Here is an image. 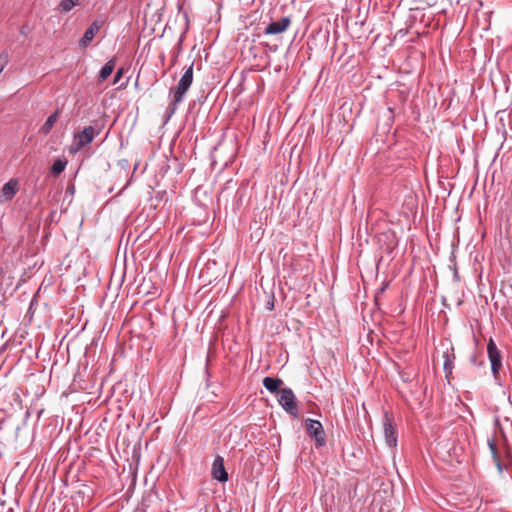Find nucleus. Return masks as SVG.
I'll list each match as a JSON object with an SVG mask.
<instances>
[{"instance_id": "nucleus-1", "label": "nucleus", "mask_w": 512, "mask_h": 512, "mask_svg": "<svg viewBox=\"0 0 512 512\" xmlns=\"http://www.w3.org/2000/svg\"><path fill=\"white\" fill-rule=\"evenodd\" d=\"M99 134V131L96 130L93 126H87L80 132L74 134L73 143L69 147V152L71 154H76L82 148L90 144L94 137Z\"/></svg>"}, {"instance_id": "nucleus-2", "label": "nucleus", "mask_w": 512, "mask_h": 512, "mask_svg": "<svg viewBox=\"0 0 512 512\" xmlns=\"http://www.w3.org/2000/svg\"><path fill=\"white\" fill-rule=\"evenodd\" d=\"M193 82V63L186 68L177 86L170 89V94H175V101L182 102L184 96Z\"/></svg>"}, {"instance_id": "nucleus-3", "label": "nucleus", "mask_w": 512, "mask_h": 512, "mask_svg": "<svg viewBox=\"0 0 512 512\" xmlns=\"http://www.w3.org/2000/svg\"><path fill=\"white\" fill-rule=\"evenodd\" d=\"M278 402L281 407L290 415L298 417L296 397L290 388H281L278 393Z\"/></svg>"}, {"instance_id": "nucleus-4", "label": "nucleus", "mask_w": 512, "mask_h": 512, "mask_svg": "<svg viewBox=\"0 0 512 512\" xmlns=\"http://www.w3.org/2000/svg\"><path fill=\"white\" fill-rule=\"evenodd\" d=\"M305 427L310 437L315 439L316 447H322L326 443L324 428L318 420L306 419Z\"/></svg>"}, {"instance_id": "nucleus-5", "label": "nucleus", "mask_w": 512, "mask_h": 512, "mask_svg": "<svg viewBox=\"0 0 512 512\" xmlns=\"http://www.w3.org/2000/svg\"><path fill=\"white\" fill-rule=\"evenodd\" d=\"M487 353L491 362V370L494 376H497L502 366L500 352L492 339H490L487 345Z\"/></svg>"}, {"instance_id": "nucleus-6", "label": "nucleus", "mask_w": 512, "mask_h": 512, "mask_svg": "<svg viewBox=\"0 0 512 512\" xmlns=\"http://www.w3.org/2000/svg\"><path fill=\"white\" fill-rule=\"evenodd\" d=\"M211 475L219 482L224 483L228 481V473L224 467V459L222 456L218 455L215 457L211 468Z\"/></svg>"}, {"instance_id": "nucleus-7", "label": "nucleus", "mask_w": 512, "mask_h": 512, "mask_svg": "<svg viewBox=\"0 0 512 512\" xmlns=\"http://www.w3.org/2000/svg\"><path fill=\"white\" fill-rule=\"evenodd\" d=\"M290 24H291V20L289 17H282L278 21H273V22L269 23L264 30V34L265 35L281 34L288 29Z\"/></svg>"}, {"instance_id": "nucleus-8", "label": "nucleus", "mask_w": 512, "mask_h": 512, "mask_svg": "<svg viewBox=\"0 0 512 512\" xmlns=\"http://www.w3.org/2000/svg\"><path fill=\"white\" fill-rule=\"evenodd\" d=\"M383 426H384V436H385L386 443L390 447L396 446V444H397L396 431L393 426L392 419L387 412L384 414Z\"/></svg>"}, {"instance_id": "nucleus-9", "label": "nucleus", "mask_w": 512, "mask_h": 512, "mask_svg": "<svg viewBox=\"0 0 512 512\" xmlns=\"http://www.w3.org/2000/svg\"><path fill=\"white\" fill-rule=\"evenodd\" d=\"M103 24V21H94L85 31L83 37L80 40V45L86 47L94 38L95 34L99 31Z\"/></svg>"}, {"instance_id": "nucleus-10", "label": "nucleus", "mask_w": 512, "mask_h": 512, "mask_svg": "<svg viewBox=\"0 0 512 512\" xmlns=\"http://www.w3.org/2000/svg\"><path fill=\"white\" fill-rule=\"evenodd\" d=\"M282 384L283 381L280 378L265 377L263 379V386L271 393H279Z\"/></svg>"}, {"instance_id": "nucleus-11", "label": "nucleus", "mask_w": 512, "mask_h": 512, "mask_svg": "<svg viewBox=\"0 0 512 512\" xmlns=\"http://www.w3.org/2000/svg\"><path fill=\"white\" fill-rule=\"evenodd\" d=\"M115 64L116 60L115 58H112L102 67L99 73V81L106 80L112 74Z\"/></svg>"}, {"instance_id": "nucleus-12", "label": "nucleus", "mask_w": 512, "mask_h": 512, "mask_svg": "<svg viewBox=\"0 0 512 512\" xmlns=\"http://www.w3.org/2000/svg\"><path fill=\"white\" fill-rule=\"evenodd\" d=\"M17 192V182L10 180L2 187V194L6 199H11Z\"/></svg>"}, {"instance_id": "nucleus-13", "label": "nucleus", "mask_w": 512, "mask_h": 512, "mask_svg": "<svg viewBox=\"0 0 512 512\" xmlns=\"http://www.w3.org/2000/svg\"><path fill=\"white\" fill-rule=\"evenodd\" d=\"M57 118H58V113L57 112H54L53 114H51L46 122L43 124V126L41 127L40 129V132L43 133L44 135H47L49 134V132L51 131L52 127L54 126V124L56 123L57 121Z\"/></svg>"}, {"instance_id": "nucleus-14", "label": "nucleus", "mask_w": 512, "mask_h": 512, "mask_svg": "<svg viewBox=\"0 0 512 512\" xmlns=\"http://www.w3.org/2000/svg\"><path fill=\"white\" fill-rule=\"evenodd\" d=\"M79 1L80 0H62L59 3L58 10L62 13L69 12L73 7L79 4Z\"/></svg>"}, {"instance_id": "nucleus-15", "label": "nucleus", "mask_w": 512, "mask_h": 512, "mask_svg": "<svg viewBox=\"0 0 512 512\" xmlns=\"http://www.w3.org/2000/svg\"><path fill=\"white\" fill-rule=\"evenodd\" d=\"M66 164L67 162L61 159L56 160L51 167V173L54 175L62 173L66 167Z\"/></svg>"}, {"instance_id": "nucleus-16", "label": "nucleus", "mask_w": 512, "mask_h": 512, "mask_svg": "<svg viewBox=\"0 0 512 512\" xmlns=\"http://www.w3.org/2000/svg\"><path fill=\"white\" fill-rule=\"evenodd\" d=\"M173 95V99L171 101V103L169 104V106L167 107V110H166V113H167V119H169L177 110V105L180 103V102H176L175 101V94H172Z\"/></svg>"}, {"instance_id": "nucleus-17", "label": "nucleus", "mask_w": 512, "mask_h": 512, "mask_svg": "<svg viewBox=\"0 0 512 512\" xmlns=\"http://www.w3.org/2000/svg\"><path fill=\"white\" fill-rule=\"evenodd\" d=\"M445 362H444V370L446 372V377H448L449 374L452 372V360L454 359V356L451 358L447 353L444 355Z\"/></svg>"}, {"instance_id": "nucleus-18", "label": "nucleus", "mask_w": 512, "mask_h": 512, "mask_svg": "<svg viewBox=\"0 0 512 512\" xmlns=\"http://www.w3.org/2000/svg\"><path fill=\"white\" fill-rule=\"evenodd\" d=\"M123 69H119L114 76V83H117L122 77Z\"/></svg>"}, {"instance_id": "nucleus-19", "label": "nucleus", "mask_w": 512, "mask_h": 512, "mask_svg": "<svg viewBox=\"0 0 512 512\" xmlns=\"http://www.w3.org/2000/svg\"><path fill=\"white\" fill-rule=\"evenodd\" d=\"M489 446H490L492 454L495 455L496 454V446H495V444L491 441V442H489Z\"/></svg>"}, {"instance_id": "nucleus-20", "label": "nucleus", "mask_w": 512, "mask_h": 512, "mask_svg": "<svg viewBox=\"0 0 512 512\" xmlns=\"http://www.w3.org/2000/svg\"><path fill=\"white\" fill-rule=\"evenodd\" d=\"M2 70H3V64L0 63V73L2 72Z\"/></svg>"}]
</instances>
